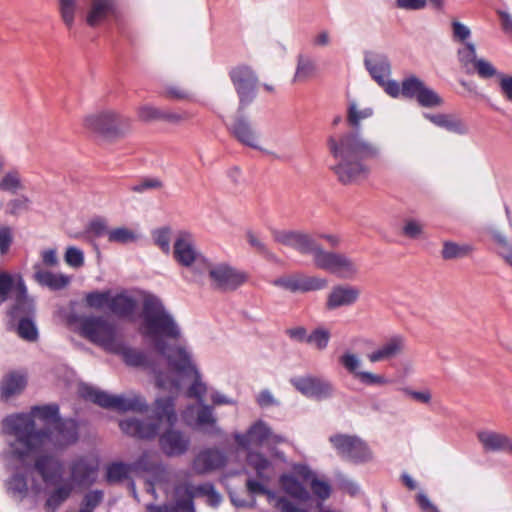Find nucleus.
I'll list each match as a JSON object with an SVG mask.
<instances>
[{"label":"nucleus","instance_id":"1","mask_svg":"<svg viewBox=\"0 0 512 512\" xmlns=\"http://www.w3.org/2000/svg\"><path fill=\"white\" fill-rule=\"evenodd\" d=\"M140 317V334L150 341L157 353L167 359L169 367L185 376L193 374L194 379L187 390V396L196 399L197 402L204 400L207 385L192 363L190 352L182 346L169 347L166 342L167 339L178 340L181 337V329L162 300L153 294L145 296Z\"/></svg>","mask_w":512,"mask_h":512},{"label":"nucleus","instance_id":"2","mask_svg":"<svg viewBox=\"0 0 512 512\" xmlns=\"http://www.w3.org/2000/svg\"><path fill=\"white\" fill-rule=\"evenodd\" d=\"M372 115V108L358 110L356 104L351 103L347 121L354 130L332 134L327 138V149L333 160L329 168L343 185L366 179L371 171L368 163L381 156L379 145L368 141L359 132L360 121Z\"/></svg>","mask_w":512,"mask_h":512},{"label":"nucleus","instance_id":"3","mask_svg":"<svg viewBox=\"0 0 512 512\" xmlns=\"http://www.w3.org/2000/svg\"><path fill=\"white\" fill-rule=\"evenodd\" d=\"M41 421V427L35 418H4L2 421L3 433L13 437L9 441L10 457L18 460L23 466L31 452L46 442L63 447L73 444L78 439V424L75 418H37Z\"/></svg>","mask_w":512,"mask_h":512},{"label":"nucleus","instance_id":"4","mask_svg":"<svg viewBox=\"0 0 512 512\" xmlns=\"http://www.w3.org/2000/svg\"><path fill=\"white\" fill-rule=\"evenodd\" d=\"M271 235L276 243L290 247L300 254L312 255L314 265L321 270L341 279H354L359 266L345 253L328 251L309 233L301 230L272 229Z\"/></svg>","mask_w":512,"mask_h":512},{"label":"nucleus","instance_id":"5","mask_svg":"<svg viewBox=\"0 0 512 512\" xmlns=\"http://www.w3.org/2000/svg\"><path fill=\"white\" fill-rule=\"evenodd\" d=\"M177 419L123 418L119 427L123 433L139 439H152L159 435V445L163 453L174 457L185 454L190 446V439L173 429Z\"/></svg>","mask_w":512,"mask_h":512},{"label":"nucleus","instance_id":"6","mask_svg":"<svg viewBox=\"0 0 512 512\" xmlns=\"http://www.w3.org/2000/svg\"><path fill=\"white\" fill-rule=\"evenodd\" d=\"M78 393L83 400L106 410L119 413L133 412L140 414L149 411V405L146 399L136 392L131 391L116 395L89 384H82L79 386Z\"/></svg>","mask_w":512,"mask_h":512},{"label":"nucleus","instance_id":"7","mask_svg":"<svg viewBox=\"0 0 512 512\" xmlns=\"http://www.w3.org/2000/svg\"><path fill=\"white\" fill-rule=\"evenodd\" d=\"M86 23L96 27L102 23L115 19L119 14L118 0H88ZM58 10L62 22L67 29H72L77 14L82 13L84 7L80 0H59Z\"/></svg>","mask_w":512,"mask_h":512},{"label":"nucleus","instance_id":"8","mask_svg":"<svg viewBox=\"0 0 512 512\" xmlns=\"http://www.w3.org/2000/svg\"><path fill=\"white\" fill-rule=\"evenodd\" d=\"M206 497L207 504L218 507L222 501L220 493L214 484L205 482L198 485H187L183 496H178L174 503L164 505H147L149 512H196L194 498Z\"/></svg>","mask_w":512,"mask_h":512},{"label":"nucleus","instance_id":"9","mask_svg":"<svg viewBox=\"0 0 512 512\" xmlns=\"http://www.w3.org/2000/svg\"><path fill=\"white\" fill-rule=\"evenodd\" d=\"M79 330L83 337L109 353L121 338L116 325L102 316L82 317L79 321Z\"/></svg>","mask_w":512,"mask_h":512},{"label":"nucleus","instance_id":"10","mask_svg":"<svg viewBox=\"0 0 512 512\" xmlns=\"http://www.w3.org/2000/svg\"><path fill=\"white\" fill-rule=\"evenodd\" d=\"M84 126L93 133L113 140L124 137L131 130V119L114 111L88 115Z\"/></svg>","mask_w":512,"mask_h":512},{"label":"nucleus","instance_id":"11","mask_svg":"<svg viewBox=\"0 0 512 512\" xmlns=\"http://www.w3.org/2000/svg\"><path fill=\"white\" fill-rule=\"evenodd\" d=\"M211 287L221 292L234 291L247 281L246 273L227 263L207 265Z\"/></svg>","mask_w":512,"mask_h":512},{"label":"nucleus","instance_id":"12","mask_svg":"<svg viewBox=\"0 0 512 512\" xmlns=\"http://www.w3.org/2000/svg\"><path fill=\"white\" fill-rule=\"evenodd\" d=\"M364 65L371 77L379 86L383 87L388 95L394 98L399 96V84L395 80L387 79L391 74V65L387 56L383 54H366Z\"/></svg>","mask_w":512,"mask_h":512},{"label":"nucleus","instance_id":"13","mask_svg":"<svg viewBox=\"0 0 512 512\" xmlns=\"http://www.w3.org/2000/svg\"><path fill=\"white\" fill-rule=\"evenodd\" d=\"M231 81L239 97L238 113L253 102L256 97L258 78L248 66H238L230 71Z\"/></svg>","mask_w":512,"mask_h":512},{"label":"nucleus","instance_id":"14","mask_svg":"<svg viewBox=\"0 0 512 512\" xmlns=\"http://www.w3.org/2000/svg\"><path fill=\"white\" fill-rule=\"evenodd\" d=\"M292 386L307 398L324 400L333 396V383L324 378L314 375L297 376L290 380Z\"/></svg>","mask_w":512,"mask_h":512},{"label":"nucleus","instance_id":"15","mask_svg":"<svg viewBox=\"0 0 512 512\" xmlns=\"http://www.w3.org/2000/svg\"><path fill=\"white\" fill-rule=\"evenodd\" d=\"M330 442L346 460L358 463L371 458V452L367 445L356 436L334 435L330 437Z\"/></svg>","mask_w":512,"mask_h":512},{"label":"nucleus","instance_id":"16","mask_svg":"<svg viewBox=\"0 0 512 512\" xmlns=\"http://www.w3.org/2000/svg\"><path fill=\"white\" fill-rule=\"evenodd\" d=\"M9 322L36 317L35 301L28 295L24 280L19 277L15 285V297L12 306L8 311Z\"/></svg>","mask_w":512,"mask_h":512},{"label":"nucleus","instance_id":"17","mask_svg":"<svg viewBox=\"0 0 512 512\" xmlns=\"http://www.w3.org/2000/svg\"><path fill=\"white\" fill-rule=\"evenodd\" d=\"M339 363L346 369V371L357 378L362 384L367 386H382L391 383V380L383 375L374 374L371 372L360 371L361 359L352 352H345L339 357Z\"/></svg>","mask_w":512,"mask_h":512},{"label":"nucleus","instance_id":"18","mask_svg":"<svg viewBox=\"0 0 512 512\" xmlns=\"http://www.w3.org/2000/svg\"><path fill=\"white\" fill-rule=\"evenodd\" d=\"M273 285L292 293H304L325 288L327 286V280L314 276L291 275L275 279Z\"/></svg>","mask_w":512,"mask_h":512},{"label":"nucleus","instance_id":"19","mask_svg":"<svg viewBox=\"0 0 512 512\" xmlns=\"http://www.w3.org/2000/svg\"><path fill=\"white\" fill-rule=\"evenodd\" d=\"M226 462L227 457L224 452L216 448H207L195 456L192 469L198 475H205L223 468Z\"/></svg>","mask_w":512,"mask_h":512},{"label":"nucleus","instance_id":"20","mask_svg":"<svg viewBox=\"0 0 512 512\" xmlns=\"http://www.w3.org/2000/svg\"><path fill=\"white\" fill-rule=\"evenodd\" d=\"M360 297V290L356 286L338 284L331 288L326 300L328 310L354 305Z\"/></svg>","mask_w":512,"mask_h":512},{"label":"nucleus","instance_id":"21","mask_svg":"<svg viewBox=\"0 0 512 512\" xmlns=\"http://www.w3.org/2000/svg\"><path fill=\"white\" fill-rule=\"evenodd\" d=\"M34 467L46 484H57L62 480L63 464L52 455L39 456L35 461Z\"/></svg>","mask_w":512,"mask_h":512},{"label":"nucleus","instance_id":"22","mask_svg":"<svg viewBox=\"0 0 512 512\" xmlns=\"http://www.w3.org/2000/svg\"><path fill=\"white\" fill-rule=\"evenodd\" d=\"M229 130L241 144L253 149H260L258 145V134L249 119L245 116L237 115Z\"/></svg>","mask_w":512,"mask_h":512},{"label":"nucleus","instance_id":"23","mask_svg":"<svg viewBox=\"0 0 512 512\" xmlns=\"http://www.w3.org/2000/svg\"><path fill=\"white\" fill-rule=\"evenodd\" d=\"M71 478L78 486H90L96 480L98 465L87 458H79L72 462Z\"/></svg>","mask_w":512,"mask_h":512},{"label":"nucleus","instance_id":"24","mask_svg":"<svg viewBox=\"0 0 512 512\" xmlns=\"http://www.w3.org/2000/svg\"><path fill=\"white\" fill-rule=\"evenodd\" d=\"M406 345V340L402 335L391 336L382 346L368 354V359L372 363L390 360L400 355Z\"/></svg>","mask_w":512,"mask_h":512},{"label":"nucleus","instance_id":"25","mask_svg":"<svg viewBox=\"0 0 512 512\" xmlns=\"http://www.w3.org/2000/svg\"><path fill=\"white\" fill-rule=\"evenodd\" d=\"M173 255L182 266L190 267L197 259V251L194 248L192 236L188 232H180L175 243Z\"/></svg>","mask_w":512,"mask_h":512},{"label":"nucleus","instance_id":"26","mask_svg":"<svg viewBox=\"0 0 512 512\" xmlns=\"http://www.w3.org/2000/svg\"><path fill=\"white\" fill-rule=\"evenodd\" d=\"M477 438L487 452H509L512 453L511 439L502 433L493 430H481Z\"/></svg>","mask_w":512,"mask_h":512},{"label":"nucleus","instance_id":"27","mask_svg":"<svg viewBox=\"0 0 512 512\" xmlns=\"http://www.w3.org/2000/svg\"><path fill=\"white\" fill-rule=\"evenodd\" d=\"M271 431L262 421L255 423L246 433L236 434L237 444L249 449L252 446H258L270 438Z\"/></svg>","mask_w":512,"mask_h":512},{"label":"nucleus","instance_id":"28","mask_svg":"<svg viewBox=\"0 0 512 512\" xmlns=\"http://www.w3.org/2000/svg\"><path fill=\"white\" fill-rule=\"evenodd\" d=\"M110 353L120 355L125 364L131 367H145L149 365L147 354L142 350L128 346L122 337Z\"/></svg>","mask_w":512,"mask_h":512},{"label":"nucleus","instance_id":"29","mask_svg":"<svg viewBox=\"0 0 512 512\" xmlns=\"http://www.w3.org/2000/svg\"><path fill=\"white\" fill-rule=\"evenodd\" d=\"M27 385V376L20 371H11L6 374L0 383V397L8 400L20 394Z\"/></svg>","mask_w":512,"mask_h":512},{"label":"nucleus","instance_id":"30","mask_svg":"<svg viewBox=\"0 0 512 512\" xmlns=\"http://www.w3.org/2000/svg\"><path fill=\"white\" fill-rule=\"evenodd\" d=\"M424 117L431 121L433 124H435L438 127L444 128L449 132H453L459 135H463L467 133V127L466 125L459 120L458 118L447 115V114H430V113H424Z\"/></svg>","mask_w":512,"mask_h":512},{"label":"nucleus","instance_id":"31","mask_svg":"<svg viewBox=\"0 0 512 512\" xmlns=\"http://www.w3.org/2000/svg\"><path fill=\"white\" fill-rule=\"evenodd\" d=\"M136 306L137 303L133 297L125 293H118L115 296H110L108 308L118 317H129L134 313Z\"/></svg>","mask_w":512,"mask_h":512},{"label":"nucleus","instance_id":"32","mask_svg":"<svg viewBox=\"0 0 512 512\" xmlns=\"http://www.w3.org/2000/svg\"><path fill=\"white\" fill-rule=\"evenodd\" d=\"M35 268L37 270L34 273V278L41 286H46L51 290H61L70 282V278L66 275L42 270L38 265Z\"/></svg>","mask_w":512,"mask_h":512},{"label":"nucleus","instance_id":"33","mask_svg":"<svg viewBox=\"0 0 512 512\" xmlns=\"http://www.w3.org/2000/svg\"><path fill=\"white\" fill-rule=\"evenodd\" d=\"M284 491L290 495L292 498H295L300 501H308L310 499V494L304 485L299 482L297 478L293 475L283 474L279 479Z\"/></svg>","mask_w":512,"mask_h":512},{"label":"nucleus","instance_id":"34","mask_svg":"<svg viewBox=\"0 0 512 512\" xmlns=\"http://www.w3.org/2000/svg\"><path fill=\"white\" fill-rule=\"evenodd\" d=\"M317 71L315 61L307 55L299 54L297 56V65L292 81L294 83H303L312 78Z\"/></svg>","mask_w":512,"mask_h":512},{"label":"nucleus","instance_id":"35","mask_svg":"<svg viewBox=\"0 0 512 512\" xmlns=\"http://www.w3.org/2000/svg\"><path fill=\"white\" fill-rule=\"evenodd\" d=\"M133 472L157 473L163 470L162 464L156 459V455L145 451L134 462L130 463Z\"/></svg>","mask_w":512,"mask_h":512},{"label":"nucleus","instance_id":"36","mask_svg":"<svg viewBox=\"0 0 512 512\" xmlns=\"http://www.w3.org/2000/svg\"><path fill=\"white\" fill-rule=\"evenodd\" d=\"M9 324L15 327L20 338L28 342H34L38 339L39 334L35 323V317L22 318L9 322Z\"/></svg>","mask_w":512,"mask_h":512},{"label":"nucleus","instance_id":"37","mask_svg":"<svg viewBox=\"0 0 512 512\" xmlns=\"http://www.w3.org/2000/svg\"><path fill=\"white\" fill-rule=\"evenodd\" d=\"M130 472H133L130 463L112 462L106 468V481L109 484L122 482L129 478Z\"/></svg>","mask_w":512,"mask_h":512},{"label":"nucleus","instance_id":"38","mask_svg":"<svg viewBox=\"0 0 512 512\" xmlns=\"http://www.w3.org/2000/svg\"><path fill=\"white\" fill-rule=\"evenodd\" d=\"M472 246L444 241L441 256L444 260H455L467 257L472 252Z\"/></svg>","mask_w":512,"mask_h":512},{"label":"nucleus","instance_id":"39","mask_svg":"<svg viewBox=\"0 0 512 512\" xmlns=\"http://www.w3.org/2000/svg\"><path fill=\"white\" fill-rule=\"evenodd\" d=\"M73 487L71 484H63L56 488L47 498L45 506L51 512L56 511L71 495Z\"/></svg>","mask_w":512,"mask_h":512},{"label":"nucleus","instance_id":"40","mask_svg":"<svg viewBox=\"0 0 512 512\" xmlns=\"http://www.w3.org/2000/svg\"><path fill=\"white\" fill-rule=\"evenodd\" d=\"M425 83L418 77L411 75L403 79L401 86L399 85L400 93L404 98L417 99Z\"/></svg>","mask_w":512,"mask_h":512},{"label":"nucleus","instance_id":"41","mask_svg":"<svg viewBox=\"0 0 512 512\" xmlns=\"http://www.w3.org/2000/svg\"><path fill=\"white\" fill-rule=\"evenodd\" d=\"M192 421H188L187 423L191 425L196 431L210 435L217 436L221 434V429L218 427L216 423V418H189Z\"/></svg>","mask_w":512,"mask_h":512},{"label":"nucleus","instance_id":"42","mask_svg":"<svg viewBox=\"0 0 512 512\" xmlns=\"http://www.w3.org/2000/svg\"><path fill=\"white\" fill-rule=\"evenodd\" d=\"M152 416H177L175 413V399L172 396L159 397L153 404Z\"/></svg>","mask_w":512,"mask_h":512},{"label":"nucleus","instance_id":"43","mask_svg":"<svg viewBox=\"0 0 512 512\" xmlns=\"http://www.w3.org/2000/svg\"><path fill=\"white\" fill-rule=\"evenodd\" d=\"M138 235L126 227H118L108 232V241L110 243L128 244L137 241Z\"/></svg>","mask_w":512,"mask_h":512},{"label":"nucleus","instance_id":"44","mask_svg":"<svg viewBox=\"0 0 512 512\" xmlns=\"http://www.w3.org/2000/svg\"><path fill=\"white\" fill-rule=\"evenodd\" d=\"M246 239L249 245L260 255L270 261L276 260V255L268 246L252 231H247Z\"/></svg>","mask_w":512,"mask_h":512},{"label":"nucleus","instance_id":"45","mask_svg":"<svg viewBox=\"0 0 512 512\" xmlns=\"http://www.w3.org/2000/svg\"><path fill=\"white\" fill-rule=\"evenodd\" d=\"M10 416H60L59 405L57 403L35 405L31 407L28 413H14Z\"/></svg>","mask_w":512,"mask_h":512},{"label":"nucleus","instance_id":"46","mask_svg":"<svg viewBox=\"0 0 512 512\" xmlns=\"http://www.w3.org/2000/svg\"><path fill=\"white\" fill-rule=\"evenodd\" d=\"M416 100L420 106L428 108L438 107L443 103L442 98L426 85L423 87Z\"/></svg>","mask_w":512,"mask_h":512},{"label":"nucleus","instance_id":"47","mask_svg":"<svg viewBox=\"0 0 512 512\" xmlns=\"http://www.w3.org/2000/svg\"><path fill=\"white\" fill-rule=\"evenodd\" d=\"M111 293L110 291H92L86 294V305L90 308L101 309L109 306Z\"/></svg>","mask_w":512,"mask_h":512},{"label":"nucleus","instance_id":"48","mask_svg":"<svg viewBox=\"0 0 512 512\" xmlns=\"http://www.w3.org/2000/svg\"><path fill=\"white\" fill-rule=\"evenodd\" d=\"M103 498L104 492L102 490H91L83 496L80 509L93 512L102 503Z\"/></svg>","mask_w":512,"mask_h":512},{"label":"nucleus","instance_id":"49","mask_svg":"<svg viewBox=\"0 0 512 512\" xmlns=\"http://www.w3.org/2000/svg\"><path fill=\"white\" fill-rule=\"evenodd\" d=\"M329 340L330 332L324 328H317L307 336L306 342L314 344L319 350H324L327 348Z\"/></svg>","mask_w":512,"mask_h":512},{"label":"nucleus","instance_id":"50","mask_svg":"<svg viewBox=\"0 0 512 512\" xmlns=\"http://www.w3.org/2000/svg\"><path fill=\"white\" fill-rule=\"evenodd\" d=\"M7 488L13 494L25 495L28 490L26 476L22 473L15 472L8 480Z\"/></svg>","mask_w":512,"mask_h":512},{"label":"nucleus","instance_id":"51","mask_svg":"<svg viewBox=\"0 0 512 512\" xmlns=\"http://www.w3.org/2000/svg\"><path fill=\"white\" fill-rule=\"evenodd\" d=\"M493 238L499 245V255L512 268V244L501 233H494Z\"/></svg>","mask_w":512,"mask_h":512},{"label":"nucleus","instance_id":"52","mask_svg":"<svg viewBox=\"0 0 512 512\" xmlns=\"http://www.w3.org/2000/svg\"><path fill=\"white\" fill-rule=\"evenodd\" d=\"M21 188V180L16 171L6 173L0 182V190L2 191L16 193V191Z\"/></svg>","mask_w":512,"mask_h":512},{"label":"nucleus","instance_id":"53","mask_svg":"<svg viewBox=\"0 0 512 512\" xmlns=\"http://www.w3.org/2000/svg\"><path fill=\"white\" fill-rule=\"evenodd\" d=\"M478 76L482 79H489L500 74L497 69L485 59H478L473 66Z\"/></svg>","mask_w":512,"mask_h":512},{"label":"nucleus","instance_id":"54","mask_svg":"<svg viewBox=\"0 0 512 512\" xmlns=\"http://www.w3.org/2000/svg\"><path fill=\"white\" fill-rule=\"evenodd\" d=\"M459 61L464 65L469 64L475 65V62L479 59L476 56V48L473 43L467 42L465 46L458 50Z\"/></svg>","mask_w":512,"mask_h":512},{"label":"nucleus","instance_id":"55","mask_svg":"<svg viewBox=\"0 0 512 512\" xmlns=\"http://www.w3.org/2000/svg\"><path fill=\"white\" fill-rule=\"evenodd\" d=\"M155 244L166 254L170 252V229L160 228L153 232Z\"/></svg>","mask_w":512,"mask_h":512},{"label":"nucleus","instance_id":"56","mask_svg":"<svg viewBox=\"0 0 512 512\" xmlns=\"http://www.w3.org/2000/svg\"><path fill=\"white\" fill-rule=\"evenodd\" d=\"M29 204L30 200L25 195L12 199L7 204V213L17 216L19 213L27 211L29 209Z\"/></svg>","mask_w":512,"mask_h":512},{"label":"nucleus","instance_id":"57","mask_svg":"<svg viewBox=\"0 0 512 512\" xmlns=\"http://www.w3.org/2000/svg\"><path fill=\"white\" fill-rule=\"evenodd\" d=\"M109 231L110 230L108 229L107 221L101 217L92 219L87 227V233L92 234L96 238L102 237L104 235L108 236Z\"/></svg>","mask_w":512,"mask_h":512},{"label":"nucleus","instance_id":"58","mask_svg":"<svg viewBox=\"0 0 512 512\" xmlns=\"http://www.w3.org/2000/svg\"><path fill=\"white\" fill-rule=\"evenodd\" d=\"M16 282H14L12 276L7 272H0V301H7L9 293L15 291Z\"/></svg>","mask_w":512,"mask_h":512},{"label":"nucleus","instance_id":"59","mask_svg":"<svg viewBox=\"0 0 512 512\" xmlns=\"http://www.w3.org/2000/svg\"><path fill=\"white\" fill-rule=\"evenodd\" d=\"M65 261L69 266L79 268L84 264V254L80 249L70 246L66 250Z\"/></svg>","mask_w":512,"mask_h":512},{"label":"nucleus","instance_id":"60","mask_svg":"<svg viewBox=\"0 0 512 512\" xmlns=\"http://www.w3.org/2000/svg\"><path fill=\"white\" fill-rule=\"evenodd\" d=\"M310 486L314 495L319 499L326 500L330 497L331 486L327 482L314 478L312 479Z\"/></svg>","mask_w":512,"mask_h":512},{"label":"nucleus","instance_id":"61","mask_svg":"<svg viewBox=\"0 0 512 512\" xmlns=\"http://www.w3.org/2000/svg\"><path fill=\"white\" fill-rule=\"evenodd\" d=\"M247 463L255 470H266L271 466V462L264 455L257 452L248 453Z\"/></svg>","mask_w":512,"mask_h":512},{"label":"nucleus","instance_id":"62","mask_svg":"<svg viewBox=\"0 0 512 512\" xmlns=\"http://www.w3.org/2000/svg\"><path fill=\"white\" fill-rule=\"evenodd\" d=\"M256 403L262 409H267L274 406H279L280 402L276 399L269 389L261 390L256 396Z\"/></svg>","mask_w":512,"mask_h":512},{"label":"nucleus","instance_id":"63","mask_svg":"<svg viewBox=\"0 0 512 512\" xmlns=\"http://www.w3.org/2000/svg\"><path fill=\"white\" fill-rule=\"evenodd\" d=\"M163 183L158 178H144L138 184L133 185L130 189L136 193H143L150 189H160Z\"/></svg>","mask_w":512,"mask_h":512},{"label":"nucleus","instance_id":"64","mask_svg":"<svg viewBox=\"0 0 512 512\" xmlns=\"http://www.w3.org/2000/svg\"><path fill=\"white\" fill-rule=\"evenodd\" d=\"M423 232V225L414 219H408L403 226V234L411 239L418 238Z\"/></svg>","mask_w":512,"mask_h":512}]
</instances>
